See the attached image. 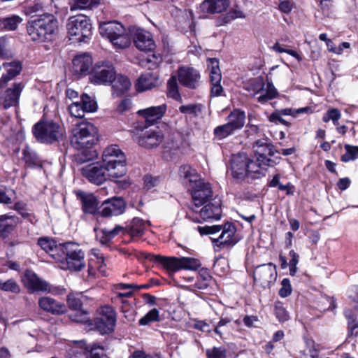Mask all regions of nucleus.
I'll use <instances>...</instances> for the list:
<instances>
[{
    "mask_svg": "<svg viewBox=\"0 0 358 358\" xmlns=\"http://www.w3.org/2000/svg\"><path fill=\"white\" fill-rule=\"evenodd\" d=\"M84 115H76L71 113L69 121L73 124L70 137L71 145L78 150H82L78 154L76 159L78 163H85L96 158L97 152L91 148L97 143L98 129L86 120H83Z\"/></svg>",
    "mask_w": 358,
    "mask_h": 358,
    "instance_id": "obj_1",
    "label": "nucleus"
},
{
    "mask_svg": "<svg viewBox=\"0 0 358 358\" xmlns=\"http://www.w3.org/2000/svg\"><path fill=\"white\" fill-rule=\"evenodd\" d=\"M58 30V21L49 13L31 17L27 24V34L33 41L45 42L52 40Z\"/></svg>",
    "mask_w": 358,
    "mask_h": 358,
    "instance_id": "obj_2",
    "label": "nucleus"
},
{
    "mask_svg": "<svg viewBox=\"0 0 358 358\" xmlns=\"http://www.w3.org/2000/svg\"><path fill=\"white\" fill-rule=\"evenodd\" d=\"M99 33L109 40L117 50L125 49L131 44V38L126 28L117 21L101 23L99 26Z\"/></svg>",
    "mask_w": 358,
    "mask_h": 358,
    "instance_id": "obj_3",
    "label": "nucleus"
},
{
    "mask_svg": "<svg viewBox=\"0 0 358 358\" xmlns=\"http://www.w3.org/2000/svg\"><path fill=\"white\" fill-rule=\"evenodd\" d=\"M102 164L108 169L112 178H121L127 173L126 156L116 145L105 148L102 154Z\"/></svg>",
    "mask_w": 358,
    "mask_h": 358,
    "instance_id": "obj_4",
    "label": "nucleus"
},
{
    "mask_svg": "<svg viewBox=\"0 0 358 358\" xmlns=\"http://www.w3.org/2000/svg\"><path fill=\"white\" fill-rule=\"evenodd\" d=\"M230 167L232 176L238 180H243L246 177L255 178L260 174L259 166L245 153L233 155Z\"/></svg>",
    "mask_w": 358,
    "mask_h": 358,
    "instance_id": "obj_5",
    "label": "nucleus"
},
{
    "mask_svg": "<svg viewBox=\"0 0 358 358\" xmlns=\"http://www.w3.org/2000/svg\"><path fill=\"white\" fill-rule=\"evenodd\" d=\"M62 249L59 262L63 264V268L74 271H79L85 266V253L79 245L67 242L61 244Z\"/></svg>",
    "mask_w": 358,
    "mask_h": 358,
    "instance_id": "obj_6",
    "label": "nucleus"
},
{
    "mask_svg": "<svg viewBox=\"0 0 358 358\" xmlns=\"http://www.w3.org/2000/svg\"><path fill=\"white\" fill-rule=\"evenodd\" d=\"M69 39L73 43H87L92 36V25L86 15L71 17L67 23Z\"/></svg>",
    "mask_w": 358,
    "mask_h": 358,
    "instance_id": "obj_7",
    "label": "nucleus"
},
{
    "mask_svg": "<svg viewBox=\"0 0 358 358\" xmlns=\"http://www.w3.org/2000/svg\"><path fill=\"white\" fill-rule=\"evenodd\" d=\"M64 131L59 124L52 120L43 118L33 127V134L36 139L42 143L52 144L63 136Z\"/></svg>",
    "mask_w": 358,
    "mask_h": 358,
    "instance_id": "obj_8",
    "label": "nucleus"
},
{
    "mask_svg": "<svg viewBox=\"0 0 358 358\" xmlns=\"http://www.w3.org/2000/svg\"><path fill=\"white\" fill-rule=\"evenodd\" d=\"M257 157V164L260 168L273 167L279 164L280 157L275 156L277 152L268 138H262L255 141L253 145Z\"/></svg>",
    "mask_w": 358,
    "mask_h": 358,
    "instance_id": "obj_9",
    "label": "nucleus"
},
{
    "mask_svg": "<svg viewBox=\"0 0 358 358\" xmlns=\"http://www.w3.org/2000/svg\"><path fill=\"white\" fill-rule=\"evenodd\" d=\"M150 260L159 263L166 270L175 272L180 269L196 270L200 266L199 261L191 257H164L161 255H150Z\"/></svg>",
    "mask_w": 358,
    "mask_h": 358,
    "instance_id": "obj_10",
    "label": "nucleus"
},
{
    "mask_svg": "<svg viewBox=\"0 0 358 358\" xmlns=\"http://www.w3.org/2000/svg\"><path fill=\"white\" fill-rule=\"evenodd\" d=\"M115 70L109 62H98L90 71V81L96 85H107L110 84L115 78Z\"/></svg>",
    "mask_w": 358,
    "mask_h": 358,
    "instance_id": "obj_11",
    "label": "nucleus"
},
{
    "mask_svg": "<svg viewBox=\"0 0 358 358\" xmlns=\"http://www.w3.org/2000/svg\"><path fill=\"white\" fill-rule=\"evenodd\" d=\"M66 94L67 98L72 101L71 103H67L69 112H73V110L78 112L80 110L83 112H96L98 105L94 97L83 94L81 96L80 101H74L73 99H78V93L72 89H68L66 91Z\"/></svg>",
    "mask_w": 358,
    "mask_h": 358,
    "instance_id": "obj_12",
    "label": "nucleus"
},
{
    "mask_svg": "<svg viewBox=\"0 0 358 358\" xmlns=\"http://www.w3.org/2000/svg\"><path fill=\"white\" fill-rule=\"evenodd\" d=\"M99 316L94 320V326L101 334L112 332L116 324V313L110 306H104L99 310Z\"/></svg>",
    "mask_w": 358,
    "mask_h": 358,
    "instance_id": "obj_13",
    "label": "nucleus"
},
{
    "mask_svg": "<svg viewBox=\"0 0 358 358\" xmlns=\"http://www.w3.org/2000/svg\"><path fill=\"white\" fill-rule=\"evenodd\" d=\"M134 140L140 146L152 149L158 147L164 141V136L158 129L145 127L134 136Z\"/></svg>",
    "mask_w": 358,
    "mask_h": 358,
    "instance_id": "obj_14",
    "label": "nucleus"
},
{
    "mask_svg": "<svg viewBox=\"0 0 358 358\" xmlns=\"http://www.w3.org/2000/svg\"><path fill=\"white\" fill-rule=\"evenodd\" d=\"M82 174L90 182L101 185L108 179H115L109 175L108 169L101 163L88 164L82 168Z\"/></svg>",
    "mask_w": 358,
    "mask_h": 358,
    "instance_id": "obj_15",
    "label": "nucleus"
},
{
    "mask_svg": "<svg viewBox=\"0 0 358 358\" xmlns=\"http://www.w3.org/2000/svg\"><path fill=\"white\" fill-rule=\"evenodd\" d=\"M24 285L31 292H46L55 294H63L66 289L63 287H56L53 289L46 281L39 278L34 272L27 271L24 278Z\"/></svg>",
    "mask_w": 358,
    "mask_h": 358,
    "instance_id": "obj_16",
    "label": "nucleus"
},
{
    "mask_svg": "<svg viewBox=\"0 0 358 358\" xmlns=\"http://www.w3.org/2000/svg\"><path fill=\"white\" fill-rule=\"evenodd\" d=\"M191 188L194 205L189 208L193 212H197L198 208L206 203L208 199L212 196V190L209 184L206 183L202 179L193 185Z\"/></svg>",
    "mask_w": 358,
    "mask_h": 358,
    "instance_id": "obj_17",
    "label": "nucleus"
},
{
    "mask_svg": "<svg viewBox=\"0 0 358 358\" xmlns=\"http://www.w3.org/2000/svg\"><path fill=\"white\" fill-rule=\"evenodd\" d=\"M178 78L182 86L191 90L197 89L201 83L199 71L188 66H180L178 69Z\"/></svg>",
    "mask_w": 358,
    "mask_h": 358,
    "instance_id": "obj_18",
    "label": "nucleus"
},
{
    "mask_svg": "<svg viewBox=\"0 0 358 358\" xmlns=\"http://www.w3.org/2000/svg\"><path fill=\"white\" fill-rule=\"evenodd\" d=\"M221 234L218 238H212L214 247L222 248L234 245L238 238L236 236V228L232 223H226L222 225Z\"/></svg>",
    "mask_w": 358,
    "mask_h": 358,
    "instance_id": "obj_19",
    "label": "nucleus"
},
{
    "mask_svg": "<svg viewBox=\"0 0 358 358\" xmlns=\"http://www.w3.org/2000/svg\"><path fill=\"white\" fill-rule=\"evenodd\" d=\"M126 203L121 197L105 200L99 207V214L102 217L117 216L124 213Z\"/></svg>",
    "mask_w": 358,
    "mask_h": 358,
    "instance_id": "obj_20",
    "label": "nucleus"
},
{
    "mask_svg": "<svg viewBox=\"0 0 358 358\" xmlns=\"http://www.w3.org/2000/svg\"><path fill=\"white\" fill-rule=\"evenodd\" d=\"M106 266L103 254L97 249H92L90 252V258L88 264V279L90 280L95 278L96 271L102 275H106Z\"/></svg>",
    "mask_w": 358,
    "mask_h": 358,
    "instance_id": "obj_21",
    "label": "nucleus"
},
{
    "mask_svg": "<svg viewBox=\"0 0 358 358\" xmlns=\"http://www.w3.org/2000/svg\"><path fill=\"white\" fill-rule=\"evenodd\" d=\"M276 279L275 267L272 264L257 266L254 271V280L266 287Z\"/></svg>",
    "mask_w": 358,
    "mask_h": 358,
    "instance_id": "obj_22",
    "label": "nucleus"
},
{
    "mask_svg": "<svg viewBox=\"0 0 358 358\" xmlns=\"http://www.w3.org/2000/svg\"><path fill=\"white\" fill-rule=\"evenodd\" d=\"M72 73L77 76L90 75L92 69V58L88 53L77 55L73 59Z\"/></svg>",
    "mask_w": 358,
    "mask_h": 358,
    "instance_id": "obj_23",
    "label": "nucleus"
},
{
    "mask_svg": "<svg viewBox=\"0 0 358 358\" xmlns=\"http://www.w3.org/2000/svg\"><path fill=\"white\" fill-rule=\"evenodd\" d=\"M24 87V84L22 82L14 83L12 87L8 88L4 92L1 98L4 109H8L11 106H17L19 99Z\"/></svg>",
    "mask_w": 358,
    "mask_h": 358,
    "instance_id": "obj_24",
    "label": "nucleus"
},
{
    "mask_svg": "<svg viewBox=\"0 0 358 358\" xmlns=\"http://www.w3.org/2000/svg\"><path fill=\"white\" fill-rule=\"evenodd\" d=\"M134 42L136 47L141 51H150L155 48L151 34L142 29H136L134 32Z\"/></svg>",
    "mask_w": 358,
    "mask_h": 358,
    "instance_id": "obj_25",
    "label": "nucleus"
},
{
    "mask_svg": "<svg viewBox=\"0 0 358 358\" xmlns=\"http://www.w3.org/2000/svg\"><path fill=\"white\" fill-rule=\"evenodd\" d=\"M196 213H199L200 217L203 221L210 220H219L221 217V206L219 201H213L204 206Z\"/></svg>",
    "mask_w": 358,
    "mask_h": 358,
    "instance_id": "obj_26",
    "label": "nucleus"
},
{
    "mask_svg": "<svg viewBox=\"0 0 358 358\" xmlns=\"http://www.w3.org/2000/svg\"><path fill=\"white\" fill-rule=\"evenodd\" d=\"M38 306L43 310L53 315H61L66 311L65 306L63 303L49 296L40 298Z\"/></svg>",
    "mask_w": 358,
    "mask_h": 358,
    "instance_id": "obj_27",
    "label": "nucleus"
},
{
    "mask_svg": "<svg viewBox=\"0 0 358 358\" xmlns=\"http://www.w3.org/2000/svg\"><path fill=\"white\" fill-rule=\"evenodd\" d=\"M229 6V0H205L200 5L203 13L215 14L227 10Z\"/></svg>",
    "mask_w": 358,
    "mask_h": 358,
    "instance_id": "obj_28",
    "label": "nucleus"
},
{
    "mask_svg": "<svg viewBox=\"0 0 358 358\" xmlns=\"http://www.w3.org/2000/svg\"><path fill=\"white\" fill-rule=\"evenodd\" d=\"M3 65L6 70V73H3L0 78V89L5 88L8 82L20 74L22 70V66L19 62L3 63Z\"/></svg>",
    "mask_w": 358,
    "mask_h": 358,
    "instance_id": "obj_29",
    "label": "nucleus"
},
{
    "mask_svg": "<svg viewBox=\"0 0 358 358\" xmlns=\"http://www.w3.org/2000/svg\"><path fill=\"white\" fill-rule=\"evenodd\" d=\"M38 244L45 252L50 254L53 259L60 260L62 257V255H60L62 243L57 245L54 239L43 237L38 240Z\"/></svg>",
    "mask_w": 358,
    "mask_h": 358,
    "instance_id": "obj_30",
    "label": "nucleus"
},
{
    "mask_svg": "<svg viewBox=\"0 0 358 358\" xmlns=\"http://www.w3.org/2000/svg\"><path fill=\"white\" fill-rule=\"evenodd\" d=\"M157 84V76L151 73H147L142 74L137 79L135 84V88L138 92H143L155 87Z\"/></svg>",
    "mask_w": 358,
    "mask_h": 358,
    "instance_id": "obj_31",
    "label": "nucleus"
},
{
    "mask_svg": "<svg viewBox=\"0 0 358 358\" xmlns=\"http://www.w3.org/2000/svg\"><path fill=\"white\" fill-rule=\"evenodd\" d=\"M78 196L81 199L82 208L85 213L90 214H99V202L96 198L92 194L78 193Z\"/></svg>",
    "mask_w": 358,
    "mask_h": 358,
    "instance_id": "obj_32",
    "label": "nucleus"
},
{
    "mask_svg": "<svg viewBox=\"0 0 358 358\" xmlns=\"http://www.w3.org/2000/svg\"><path fill=\"white\" fill-rule=\"evenodd\" d=\"M110 84H112L113 94L116 96L127 92L131 85L129 79L127 76L122 75L116 76V74Z\"/></svg>",
    "mask_w": 358,
    "mask_h": 358,
    "instance_id": "obj_33",
    "label": "nucleus"
},
{
    "mask_svg": "<svg viewBox=\"0 0 358 358\" xmlns=\"http://www.w3.org/2000/svg\"><path fill=\"white\" fill-rule=\"evenodd\" d=\"M150 226L149 221L134 217L127 228V233L131 236H141L144 231Z\"/></svg>",
    "mask_w": 358,
    "mask_h": 358,
    "instance_id": "obj_34",
    "label": "nucleus"
},
{
    "mask_svg": "<svg viewBox=\"0 0 358 358\" xmlns=\"http://www.w3.org/2000/svg\"><path fill=\"white\" fill-rule=\"evenodd\" d=\"M68 358H90V348L83 341H75L68 352Z\"/></svg>",
    "mask_w": 358,
    "mask_h": 358,
    "instance_id": "obj_35",
    "label": "nucleus"
},
{
    "mask_svg": "<svg viewBox=\"0 0 358 358\" xmlns=\"http://www.w3.org/2000/svg\"><path fill=\"white\" fill-rule=\"evenodd\" d=\"M22 20V18L17 15L1 17L0 18V30L3 31H15Z\"/></svg>",
    "mask_w": 358,
    "mask_h": 358,
    "instance_id": "obj_36",
    "label": "nucleus"
},
{
    "mask_svg": "<svg viewBox=\"0 0 358 358\" xmlns=\"http://www.w3.org/2000/svg\"><path fill=\"white\" fill-rule=\"evenodd\" d=\"M179 174L180 178H184V182H189L191 187L201 180L196 171L188 165L182 166Z\"/></svg>",
    "mask_w": 358,
    "mask_h": 358,
    "instance_id": "obj_37",
    "label": "nucleus"
},
{
    "mask_svg": "<svg viewBox=\"0 0 358 358\" xmlns=\"http://www.w3.org/2000/svg\"><path fill=\"white\" fill-rule=\"evenodd\" d=\"M265 83L264 78L261 76L250 79L244 84V88L253 95L259 93L262 94L264 91Z\"/></svg>",
    "mask_w": 358,
    "mask_h": 358,
    "instance_id": "obj_38",
    "label": "nucleus"
},
{
    "mask_svg": "<svg viewBox=\"0 0 358 358\" xmlns=\"http://www.w3.org/2000/svg\"><path fill=\"white\" fill-rule=\"evenodd\" d=\"M88 300L87 296L82 293H71L67 296V303L70 309L80 310L83 303Z\"/></svg>",
    "mask_w": 358,
    "mask_h": 358,
    "instance_id": "obj_39",
    "label": "nucleus"
},
{
    "mask_svg": "<svg viewBox=\"0 0 358 358\" xmlns=\"http://www.w3.org/2000/svg\"><path fill=\"white\" fill-rule=\"evenodd\" d=\"M208 69L209 70L210 80L211 83H220L222 76L219 66V62L215 58H210L208 60Z\"/></svg>",
    "mask_w": 358,
    "mask_h": 358,
    "instance_id": "obj_40",
    "label": "nucleus"
},
{
    "mask_svg": "<svg viewBox=\"0 0 358 358\" xmlns=\"http://www.w3.org/2000/svg\"><path fill=\"white\" fill-rule=\"evenodd\" d=\"M245 123V113H230L227 117V125L234 132L241 129Z\"/></svg>",
    "mask_w": 358,
    "mask_h": 358,
    "instance_id": "obj_41",
    "label": "nucleus"
},
{
    "mask_svg": "<svg viewBox=\"0 0 358 358\" xmlns=\"http://www.w3.org/2000/svg\"><path fill=\"white\" fill-rule=\"evenodd\" d=\"M267 80V85L266 88H264V91L262 92V94H260L258 96V101L259 102L264 103L267 101L268 100H270L271 99H273L277 95L278 92L274 87L272 81L269 80L268 76L266 77Z\"/></svg>",
    "mask_w": 358,
    "mask_h": 358,
    "instance_id": "obj_42",
    "label": "nucleus"
},
{
    "mask_svg": "<svg viewBox=\"0 0 358 358\" xmlns=\"http://www.w3.org/2000/svg\"><path fill=\"white\" fill-rule=\"evenodd\" d=\"M167 95L169 97L173 98L175 100H180L181 99L176 76H171L168 80Z\"/></svg>",
    "mask_w": 358,
    "mask_h": 358,
    "instance_id": "obj_43",
    "label": "nucleus"
},
{
    "mask_svg": "<svg viewBox=\"0 0 358 358\" xmlns=\"http://www.w3.org/2000/svg\"><path fill=\"white\" fill-rule=\"evenodd\" d=\"M12 216L2 215L0 219V238H5L13 231L14 224L6 222V219H11Z\"/></svg>",
    "mask_w": 358,
    "mask_h": 358,
    "instance_id": "obj_44",
    "label": "nucleus"
},
{
    "mask_svg": "<svg viewBox=\"0 0 358 358\" xmlns=\"http://www.w3.org/2000/svg\"><path fill=\"white\" fill-rule=\"evenodd\" d=\"M0 289L4 292H10L14 294L20 292V287L13 278L3 281L0 279Z\"/></svg>",
    "mask_w": 358,
    "mask_h": 358,
    "instance_id": "obj_45",
    "label": "nucleus"
},
{
    "mask_svg": "<svg viewBox=\"0 0 358 358\" xmlns=\"http://www.w3.org/2000/svg\"><path fill=\"white\" fill-rule=\"evenodd\" d=\"M345 318L348 320V334L349 335H357V331H355L358 328V321L356 320V317L354 315L352 310L347 309L344 311Z\"/></svg>",
    "mask_w": 358,
    "mask_h": 358,
    "instance_id": "obj_46",
    "label": "nucleus"
},
{
    "mask_svg": "<svg viewBox=\"0 0 358 358\" xmlns=\"http://www.w3.org/2000/svg\"><path fill=\"white\" fill-rule=\"evenodd\" d=\"M345 153L341 156V161L343 162H348L353 161L358 157V146L351 145L346 144L344 146Z\"/></svg>",
    "mask_w": 358,
    "mask_h": 358,
    "instance_id": "obj_47",
    "label": "nucleus"
},
{
    "mask_svg": "<svg viewBox=\"0 0 358 358\" xmlns=\"http://www.w3.org/2000/svg\"><path fill=\"white\" fill-rule=\"evenodd\" d=\"M271 49L278 53H287L295 57L299 62L302 60L301 56L295 50L287 48L286 45H281L279 42L275 43Z\"/></svg>",
    "mask_w": 358,
    "mask_h": 358,
    "instance_id": "obj_48",
    "label": "nucleus"
},
{
    "mask_svg": "<svg viewBox=\"0 0 358 358\" xmlns=\"http://www.w3.org/2000/svg\"><path fill=\"white\" fill-rule=\"evenodd\" d=\"M159 310L156 308H153L150 310L145 315H144L139 320V324L142 326L148 325L152 322L159 321Z\"/></svg>",
    "mask_w": 358,
    "mask_h": 358,
    "instance_id": "obj_49",
    "label": "nucleus"
},
{
    "mask_svg": "<svg viewBox=\"0 0 358 358\" xmlns=\"http://www.w3.org/2000/svg\"><path fill=\"white\" fill-rule=\"evenodd\" d=\"M99 0H73V3L71 6V10L87 9L91 8L99 3Z\"/></svg>",
    "mask_w": 358,
    "mask_h": 358,
    "instance_id": "obj_50",
    "label": "nucleus"
},
{
    "mask_svg": "<svg viewBox=\"0 0 358 358\" xmlns=\"http://www.w3.org/2000/svg\"><path fill=\"white\" fill-rule=\"evenodd\" d=\"M227 354V349L222 346L213 347V348L206 350V355L208 358H226Z\"/></svg>",
    "mask_w": 358,
    "mask_h": 358,
    "instance_id": "obj_51",
    "label": "nucleus"
},
{
    "mask_svg": "<svg viewBox=\"0 0 358 358\" xmlns=\"http://www.w3.org/2000/svg\"><path fill=\"white\" fill-rule=\"evenodd\" d=\"M23 159L29 166L39 165V161L38 160L36 155L28 149L23 150Z\"/></svg>",
    "mask_w": 358,
    "mask_h": 358,
    "instance_id": "obj_52",
    "label": "nucleus"
},
{
    "mask_svg": "<svg viewBox=\"0 0 358 358\" xmlns=\"http://www.w3.org/2000/svg\"><path fill=\"white\" fill-rule=\"evenodd\" d=\"M289 255L291 258L289 262V274L294 276L297 271L296 265L299 263V255L293 250L289 252Z\"/></svg>",
    "mask_w": 358,
    "mask_h": 358,
    "instance_id": "obj_53",
    "label": "nucleus"
},
{
    "mask_svg": "<svg viewBox=\"0 0 358 358\" xmlns=\"http://www.w3.org/2000/svg\"><path fill=\"white\" fill-rule=\"evenodd\" d=\"M233 133L234 131L229 128L227 123L217 127L214 130L215 135L220 139L224 138Z\"/></svg>",
    "mask_w": 358,
    "mask_h": 358,
    "instance_id": "obj_54",
    "label": "nucleus"
},
{
    "mask_svg": "<svg viewBox=\"0 0 358 358\" xmlns=\"http://www.w3.org/2000/svg\"><path fill=\"white\" fill-rule=\"evenodd\" d=\"M198 231L201 235H214L220 232L222 229V225H213L198 227Z\"/></svg>",
    "mask_w": 358,
    "mask_h": 358,
    "instance_id": "obj_55",
    "label": "nucleus"
},
{
    "mask_svg": "<svg viewBox=\"0 0 358 358\" xmlns=\"http://www.w3.org/2000/svg\"><path fill=\"white\" fill-rule=\"evenodd\" d=\"M275 315L280 322H285L289 319V315L280 302H277L275 305Z\"/></svg>",
    "mask_w": 358,
    "mask_h": 358,
    "instance_id": "obj_56",
    "label": "nucleus"
},
{
    "mask_svg": "<svg viewBox=\"0 0 358 358\" xmlns=\"http://www.w3.org/2000/svg\"><path fill=\"white\" fill-rule=\"evenodd\" d=\"M291 113H271L268 116L270 122L275 123V124H283L288 126L289 122L288 120L283 117V115H290Z\"/></svg>",
    "mask_w": 358,
    "mask_h": 358,
    "instance_id": "obj_57",
    "label": "nucleus"
},
{
    "mask_svg": "<svg viewBox=\"0 0 358 358\" xmlns=\"http://www.w3.org/2000/svg\"><path fill=\"white\" fill-rule=\"evenodd\" d=\"M70 318L72 321L78 323H85L89 320L87 312L81 309L77 310L75 313L71 314Z\"/></svg>",
    "mask_w": 358,
    "mask_h": 358,
    "instance_id": "obj_58",
    "label": "nucleus"
},
{
    "mask_svg": "<svg viewBox=\"0 0 358 358\" xmlns=\"http://www.w3.org/2000/svg\"><path fill=\"white\" fill-rule=\"evenodd\" d=\"M244 13L238 8H236L231 10L224 17V22L228 23L229 22L236 18H244Z\"/></svg>",
    "mask_w": 358,
    "mask_h": 358,
    "instance_id": "obj_59",
    "label": "nucleus"
},
{
    "mask_svg": "<svg viewBox=\"0 0 358 358\" xmlns=\"http://www.w3.org/2000/svg\"><path fill=\"white\" fill-rule=\"evenodd\" d=\"M281 285L282 287L279 290V295L282 298L289 296L292 293V286L289 280L287 278L283 279Z\"/></svg>",
    "mask_w": 358,
    "mask_h": 358,
    "instance_id": "obj_60",
    "label": "nucleus"
},
{
    "mask_svg": "<svg viewBox=\"0 0 358 358\" xmlns=\"http://www.w3.org/2000/svg\"><path fill=\"white\" fill-rule=\"evenodd\" d=\"M206 110V106L201 103H193L187 106H180V112H201Z\"/></svg>",
    "mask_w": 358,
    "mask_h": 358,
    "instance_id": "obj_61",
    "label": "nucleus"
},
{
    "mask_svg": "<svg viewBox=\"0 0 358 358\" xmlns=\"http://www.w3.org/2000/svg\"><path fill=\"white\" fill-rule=\"evenodd\" d=\"M15 209L19 212V213L24 218H28L31 222H34L35 217L31 213H29L25 209L24 205L20 203H17L15 205Z\"/></svg>",
    "mask_w": 358,
    "mask_h": 358,
    "instance_id": "obj_62",
    "label": "nucleus"
},
{
    "mask_svg": "<svg viewBox=\"0 0 358 358\" xmlns=\"http://www.w3.org/2000/svg\"><path fill=\"white\" fill-rule=\"evenodd\" d=\"M120 232L123 233H127V229L124 228L121 226L117 225L115 226L113 229L109 230L108 229H104L103 230V233L106 235V236L110 239L115 236L117 234H118Z\"/></svg>",
    "mask_w": 358,
    "mask_h": 358,
    "instance_id": "obj_63",
    "label": "nucleus"
},
{
    "mask_svg": "<svg viewBox=\"0 0 358 358\" xmlns=\"http://www.w3.org/2000/svg\"><path fill=\"white\" fill-rule=\"evenodd\" d=\"M145 61L149 64V69H155L157 66V65L161 62L162 57L159 55L152 54L148 55L145 59Z\"/></svg>",
    "mask_w": 358,
    "mask_h": 358,
    "instance_id": "obj_64",
    "label": "nucleus"
}]
</instances>
